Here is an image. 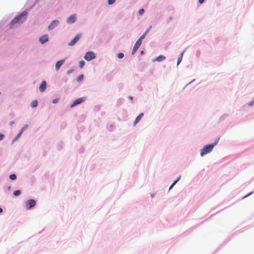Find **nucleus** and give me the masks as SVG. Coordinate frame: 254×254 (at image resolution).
Masks as SVG:
<instances>
[{"mask_svg": "<svg viewBox=\"0 0 254 254\" xmlns=\"http://www.w3.org/2000/svg\"><path fill=\"white\" fill-rule=\"evenodd\" d=\"M23 132V129H21L20 130V132H19V133L16 136V137L14 139L13 141H16L20 137V136H21V135Z\"/></svg>", "mask_w": 254, "mask_h": 254, "instance_id": "nucleus-16", "label": "nucleus"}, {"mask_svg": "<svg viewBox=\"0 0 254 254\" xmlns=\"http://www.w3.org/2000/svg\"><path fill=\"white\" fill-rule=\"evenodd\" d=\"M183 53H184V52H182L181 53V54L180 55V57L178 58V61H177V65H178L182 61L183 56Z\"/></svg>", "mask_w": 254, "mask_h": 254, "instance_id": "nucleus-19", "label": "nucleus"}, {"mask_svg": "<svg viewBox=\"0 0 254 254\" xmlns=\"http://www.w3.org/2000/svg\"><path fill=\"white\" fill-rule=\"evenodd\" d=\"M148 30H147L140 37V38L138 39V40H140V42H142V40L145 38V37L146 36L147 32H148Z\"/></svg>", "mask_w": 254, "mask_h": 254, "instance_id": "nucleus-18", "label": "nucleus"}, {"mask_svg": "<svg viewBox=\"0 0 254 254\" xmlns=\"http://www.w3.org/2000/svg\"><path fill=\"white\" fill-rule=\"evenodd\" d=\"M27 16V12L23 11L17 17H15L11 22L10 27L12 28L15 24L17 23H22L24 21Z\"/></svg>", "mask_w": 254, "mask_h": 254, "instance_id": "nucleus-1", "label": "nucleus"}, {"mask_svg": "<svg viewBox=\"0 0 254 254\" xmlns=\"http://www.w3.org/2000/svg\"><path fill=\"white\" fill-rule=\"evenodd\" d=\"M13 124H14V122H11L10 123V124H11V125H13Z\"/></svg>", "mask_w": 254, "mask_h": 254, "instance_id": "nucleus-34", "label": "nucleus"}, {"mask_svg": "<svg viewBox=\"0 0 254 254\" xmlns=\"http://www.w3.org/2000/svg\"><path fill=\"white\" fill-rule=\"evenodd\" d=\"M204 0H199V2L200 3H202Z\"/></svg>", "mask_w": 254, "mask_h": 254, "instance_id": "nucleus-31", "label": "nucleus"}, {"mask_svg": "<svg viewBox=\"0 0 254 254\" xmlns=\"http://www.w3.org/2000/svg\"><path fill=\"white\" fill-rule=\"evenodd\" d=\"M46 88V82L44 80L42 81L39 87V90L41 92H43L45 91Z\"/></svg>", "mask_w": 254, "mask_h": 254, "instance_id": "nucleus-12", "label": "nucleus"}, {"mask_svg": "<svg viewBox=\"0 0 254 254\" xmlns=\"http://www.w3.org/2000/svg\"><path fill=\"white\" fill-rule=\"evenodd\" d=\"M38 105V101L37 100L33 101L31 103V107L32 108L36 107Z\"/></svg>", "mask_w": 254, "mask_h": 254, "instance_id": "nucleus-15", "label": "nucleus"}, {"mask_svg": "<svg viewBox=\"0 0 254 254\" xmlns=\"http://www.w3.org/2000/svg\"><path fill=\"white\" fill-rule=\"evenodd\" d=\"M116 0H108V3L109 4H112L115 2Z\"/></svg>", "mask_w": 254, "mask_h": 254, "instance_id": "nucleus-25", "label": "nucleus"}, {"mask_svg": "<svg viewBox=\"0 0 254 254\" xmlns=\"http://www.w3.org/2000/svg\"><path fill=\"white\" fill-rule=\"evenodd\" d=\"M84 64H85V62L84 61H81L79 63V66L80 68H82L83 67V66L84 65Z\"/></svg>", "mask_w": 254, "mask_h": 254, "instance_id": "nucleus-21", "label": "nucleus"}, {"mask_svg": "<svg viewBox=\"0 0 254 254\" xmlns=\"http://www.w3.org/2000/svg\"><path fill=\"white\" fill-rule=\"evenodd\" d=\"M81 37V34L79 33L77 34L76 36L74 37V38L70 42L68 43V46H72L74 45L78 42V41L79 40Z\"/></svg>", "mask_w": 254, "mask_h": 254, "instance_id": "nucleus-4", "label": "nucleus"}, {"mask_svg": "<svg viewBox=\"0 0 254 254\" xmlns=\"http://www.w3.org/2000/svg\"><path fill=\"white\" fill-rule=\"evenodd\" d=\"M28 127V126L27 125H25L21 129H23V131L27 128Z\"/></svg>", "mask_w": 254, "mask_h": 254, "instance_id": "nucleus-30", "label": "nucleus"}, {"mask_svg": "<svg viewBox=\"0 0 254 254\" xmlns=\"http://www.w3.org/2000/svg\"><path fill=\"white\" fill-rule=\"evenodd\" d=\"M59 22L58 20H53V21H52L51 24L49 25V26L48 27V29L49 30H52V29H54L55 27H56L59 24Z\"/></svg>", "mask_w": 254, "mask_h": 254, "instance_id": "nucleus-8", "label": "nucleus"}, {"mask_svg": "<svg viewBox=\"0 0 254 254\" xmlns=\"http://www.w3.org/2000/svg\"><path fill=\"white\" fill-rule=\"evenodd\" d=\"M85 100V98H84V97L79 98L75 100L73 102V103L71 105L70 107H71V108H72V107L81 103L82 102H83Z\"/></svg>", "mask_w": 254, "mask_h": 254, "instance_id": "nucleus-6", "label": "nucleus"}, {"mask_svg": "<svg viewBox=\"0 0 254 254\" xmlns=\"http://www.w3.org/2000/svg\"><path fill=\"white\" fill-rule=\"evenodd\" d=\"M21 193V191L20 190H15L14 192H13V194L17 196H18L19 195H20Z\"/></svg>", "mask_w": 254, "mask_h": 254, "instance_id": "nucleus-20", "label": "nucleus"}, {"mask_svg": "<svg viewBox=\"0 0 254 254\" xmlns=\"http://www.w3.org/2000/svg\"><path fill=\"white\" fill-rule=\"evenodd\" d=\"M181 176H179L178 177V178L173 183V184L171 185V186L169 188V190H171L174 186L179 181L180 179Z\"/></svg>", "mask_w": 254, "mask_h": 254, "instance_id": "nucleus-17", "label": "nucleus"}, {"mask_svg": "<svg viewBox=\"0 0 254 254\" xmlns=\"http://www.w3.org/2000/svg\"><path fill=\"white\" fill-rule=\"evenodd\" d=\"M58 101H59V99H54V100H53V103L54 104H56V103H58Z\"/></svg>", "mask_w": 254, "mask_h": 254, "instance_id": "nucleus-27", "label": "nucleus"}, {"mask_svg": "<svg viewBox=\"0 0 254 254\" xmlns=\"http://www.w3.org/2000/svg\"><path fill=\"white\" fill-rule=\"evenodd\" d=\"M144 12V10L143 9H140L138 13L139 15H142Z\"/></svg>", "mask_w": 254, "mask_h": 254, "instance_id": "nucleus-26", "label": "nucleus"}, {"mask_svg": "<svg viewBox=\"0 0 254 254\" xmlns=\"http://www.w3.org/2000/svg\"><path fill=\"white\" fill-rule=\"evenodd\" d=\"M166 58L163 55H160L158 57H157L155 60H153V61H158V62H161L163 61H164L165 60Z\"/></svg>", "mask_w": 254, "mask_h": 254, "instance_id": "nucleus-14", "label": "nucleus"}, {"mask_svg": "<svg viewBox=\"0 0 254 254\" xmlns=\"http://www.w3.org/2000/svg\"><path fill=\"white\" fill-rule=\"evenodd\" d=\"M2 212V209L0 207V213Z\"/></svg>", "mask_w": 254, "mask_h": 254, "instance_id": "nucleus-33", "label": "nucleus"}, {"mask_svg": "<svg viewBox=\"0 0 254 254\" xmlns=\"http://www.w3.org/2000/svg\"><path fill=\"white\" fill-rule=\"evenodd\" d=\"M141 42L140 41V40H138L136 42L132 51V55H134L135 53L137 51V50L139 49V47L140 46L141 44Z\"/></svg>", "mask_w": 254, "mask_h": 254, "instance_id": "nucleus-7", "label": "nucleus"}, {"mask_svg": "<svg viewBox=\"0 0 254 254\" xmlns=\"http://www.w3.org/2000/svg\"><path fill=\"white\" fill-rule=\"evenodd\" d=\"M124 56V54H123V53H119V54L118 55V58L119 59H121L123 58Z\"/></svg>", "mask_w": 254, "mask_h": 254, "instance_id": "nucleus-24", "label": "nucleus"}, {"mask_svg": "<svg viewBox=\"0 0 254 254\" xmlns=\"http://www.w3.org/2000/svg\"><path fill=\"white\" fill-rule=\"evenodd\" d=\"M76 20V15L73 14L70 15L67 19V22L68 23H73Z\"/></svg>", "mask_w": 254, "mask_h": 254, "instance_id": "nucleus-11", "label": "nucleus"}, {"mask_svg": "<svg viewBox=\"0 0 254 254\" xmlns=\"http://www.w3.org/2000/svg\"><path fill=\"white\" fill-rule=\"evenodd\" d=\"M220 138H218L214 143L212 144H208L204 146L203 148L200 151V155L201 156L206 155L207 153H210L214 148V147L217 144Z\"/></svg>", "mask_w": 254, "mask_h": 254, "instance_id": "nucleus-2", "label": "nucleus"}, {"mask_svg": "<svg viewBox=\"0 0 254 254\" xmlns=\"http://www.w3.org/2000/svg\"><path fill=\"white\" fill-rule=\"evenodd\" d=\"M143 54V51H141V54Z\"/></svg>", "mask_w": 254, "mask_h": 254, "instance_id": "nucleus-36", "label": "nucleus"}, {"mask_svg": "<svg viewBox=\"0 0 254 254\" xmlns=\"http://www.w3.org/2000/svg\"><path fill=\"white\" fill-rule=\"evenodd\" d=\"M129 98V99H130V100H132V97H131V96H130Z\"/></svg>", "mask_w": 254, "mask_h": 254, "instance_id": "nucleus-35", "label": "nucleus"}, {"mask_svg": "<svg viewBox=\"0 0 254 254\" xmlns=\"http://www.w3.org/2000/svg\"><path fill=\"white\" fill-rule=\"evenodd\" d=\"M95 58V55L93 52H87L84 56V59L88 61H89Z\"/></svg>", "mask_w": 254, "mask_h": 254, "instance_id": "nucleus-3", "label": "nucleus"}, {"mask_svg": "<svg viewBox=\"0 0 254 254\" xmlns=\"http://www.w3.org/2000/svg\"><path fill=\"white\" fill-rule=\"evenodd\" d=\"M16 178V176L15 174H11L9 176V179L11 180H14Z\"/></svg>", "mask_w": 254, "mask_h": 254, "instance_id": "nucleus-22", "label": "nucleus"}, {"mask_svg": "<svg viewBox=\"0 0 254 254\" xmlns=\"http://www.w3.org/2000/svg\"><path fill=\"white\" fill-rule=\"evenodd\" d=\"M83 79V75L81 74L78 76L77 80L78 82H80V81H82Z\"/></svg>", "mask_w": 254, "mask_h": 254, "instance_id": "nucleus-23", "label": "nucleus"}, {"mask_svg": "<svg viewBox=\"0 0 254 254\" xmlns=\"http://www.w3.org/2000/svg\"><path fill=\"white\" fill-rule=\"evenodd\" d=\"M36 204V202L33 199H29L26 202V207L27 209H30L33 207Z\"/></svg>", "mask_w": 254, "mask_h": 254, "instance_id": "nucleus-5", "label": "nucleus"}, {"mask_svg": "<svg viewBox=\"0 0 254 254\" xmlns=\"http://www.w3.org/2000/svg\"><path fill=\"white\" fill-rule=\"evenodd\" d=\"M49 38L47 35H44L41 36L39 39L40 43L43 44L48 41Z\"/></svg>", "mask_w": 254, "mask_h": 254, "instance_id": "nucleus-9", "label": "nucleus"}, {"mask_svg": "<svg viewBox=\"0 0 254 254\" xmlns=\"http://www.w3.org/2000/svg\"><path fill=\"white\" fill-rule=\"evenodd\" d=\"M3 137L4 135L2 134H0V140H2Z\"/></svg>", "mask_w": 254, "mask_h": 254, "instance_id": "nucleus-28", "label": "nucleus"}, {"mask_svg": "<svg viewBox=\"0 0 254 254\" xmlns=\"http://www.w3.org/2000/svg\"><path fill=\"white\" fill-rule=\"evenodd\" d=\"M254 102H253H253H252L251 103H250L249 104V105H250V106H252V105H254Z\"/></svg>", "mask_w": 254, "mask_h": 254, "instance_id": "nucleus-32", "label": "nucleus"}, {"mask_svg": "<svg viewBox=\"0 0 254 254\" xmlns=\"http://www.w3.org/2000/svg\"><path fill=\"white\" fill-rule=\"evenodd\" d=\"M64 60H62L57 62L55 65V68L56 70H58L61 66L62 65V64L64 63Z\"/></svg>", "mask_w": 254, "mask_h": 254, "instance_id": "nucleus-10", "label": "nucleus"}, {"mask_svg": "<svg viewBox=\"0 0 254 254\" xmlns=\"http://www.w3.org/2000/svg\"><path fill=\"white\" fill-rule=\"evenodd\" d=\"M143 113H140L135 119L134 123H133V126H135L140 121V120L141 119V118L143 116Z\"/></svg>", "mask_w": 254, "mask_h": 254, "instance_id": "nucleus-13", "label": "nucleus"}, {"mask_svg": "<svg viewBox=\"0 0 254 254\" xmlns=\"http://www.w3.org/2000/svg\"><path fill=\"white\" fill-rule=\"evenodd\" d=\"M73 71V69H70L69 70H68L67 72V74H70V73H71Z\"/></svg>", "mask_w": 254, "mask_h": 254, "instance_id": "nucleus-29", "label": "nucleus"}]
</instances>
